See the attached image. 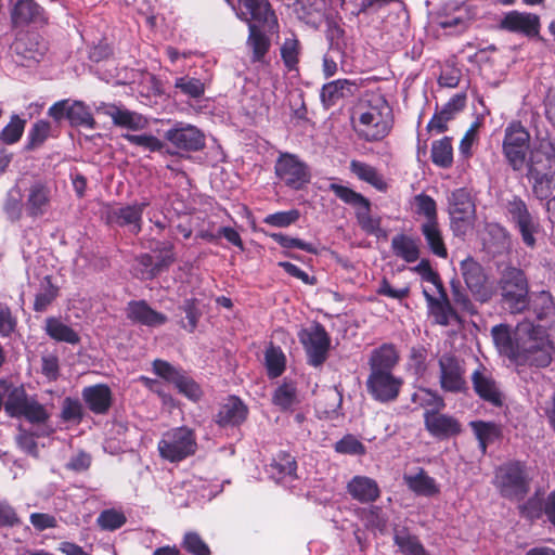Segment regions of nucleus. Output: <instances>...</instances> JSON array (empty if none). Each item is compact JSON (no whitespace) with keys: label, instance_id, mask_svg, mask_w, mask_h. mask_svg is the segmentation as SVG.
Listing matches in <instances>:
<instances>
[{"label":"nucleus","instance_id":"nucleus-63","mask_svg":"<svg viewBox=\"0 0 555 555\" xmlns=\"http://www.w3.org/2000/svg\"><path fill=\"white\" fill-rule=\"evenodd\" d=\"M129 143L138 146H142L150 152H158L162 151L165 146L164 142L152 134H122Z\"/></svg>","mask_w":555,"mask_h":555},{"label":"nucleus","instance_id":"nucleus-36","mask_svg":"<svg viewBox=\"0 0 555 555\" xmlns=\"http://www.w3.org/2000/svg\"><path fill=\"white\" fill-rule=\"evenodd\" d=\"M420 231L428 250L438 258L447 259L448 248L439 222H423Z\"/></svg>","mask_w":555,"mask_h":555},{"label":"nucleus","instance_id":"nucleus-30","mask_svg":"<svg viewBox=\"0 0 555 555\" xmlns=\"http://www.w3.org/2000/svg\"><path fill=\"white\" fill-rule=\"evenodd\" d=\"M127 319L145 326H159L167 322L164 313L152 309L145 300H131L126 308Z\"/></svg>","mask_w":555,"mask_h":555},{"label":"nucleus","instance_id":"nucleus-28","mask_svg":"<svg viewBox=\"0 0 555 555\" xmlns=\"http://www.w3.org/2000/svg\"><path fill=\"white\" fill-rule=\"evenodd\" d=\"M248 409L244 402L235 397H229L214 415L215 423L222 428L240 426L247 418Z\"/></svg>","mask_w":555,"mask_h":555},{"label":"nucleus","instance_id":"nucleus-3","mask_svg":"<svg viewBox=\"0 0 555 555\" xmlns=\"http://www.w3.org/2000/svg\"><path fill=\"white\" fill-rule=\"evenodd\" d=\"M0 388L3 398L4 411L11 417H25L33 424L46 423L49 418V413L44 406L39 403L35 398L28 397L23 385H14L7 380H0Z\"/></svg>","mask_w":555,"mask_h":555},{"label":"nucleus","instance_id":"nucleus-53","mask_svg":"<svg viewBox=\"0 0 555 555\" xmlns=\"http://www.w3.org/2000/svg\"><path fill=\"white\" fill-rule=\"evenodd\" d=\"M22 193L17 188L10 190L3 204V209L11 221H17L22 217L25 203L22 202Z\"/></svg>","mask_w":555,"mask_h":555},{"label":"nucleus","instance_id":"nucleus-25","mask_svg":"<svg viewBox=\"0 0 555 555\" xmlns=\"http://www.w3.org/2000/svg\"><path fill=\"white\" fill-rule=\"evenodd\" d=\"M499 28L527 37H534L538 36L540 30V20L538 15L532 13L511 11L501 20Z\"/></svg>","mask_w":555,"mask_h":555},{"label":"nucleus","instance_id":"nucleus-21","mask_svg":"<svg viewBox=\"0 0 555 555\" xmlns=\"http://www.w3.org/2000/svg\"><path fill=\"white\" fill-rule=\"evenodd\" d=\"M53 190L43 180L34 181L27 189L25 199V211L30 218H39L46 215L52 203Z\"/></svg>","mask_w":555,"mask_h":555},{"label":"nucleus","instance_id":"nucleus-26","mask_svg":"<svg viewBox=\"0 0 555 555\" xmlns=\"http://www.w3.org/2000/svg\"><path fill=\"white\" fill-rule=\"evenodd\" d=\"M96 112L111 117L116 127L126 128L131 131L142 130L147 125V120L141 114L116 104L101 103L96 106Z\"/></svg>","mask_w":555,"mask_h":555},{"label":"nucleus","instance_id":"nucleus-5","mask_svg":"<svg viewBox=\"0 0 555 555\" xmlns=\"http://www.w3.org/2000/svg\"><path fill=\"white\" fill-rule=\"evenodd\" d=\"M328 189L340 201L354 208L357 222L362 231L369 235H374L377 238L387 236L386 231L380 225L382 218L371 214L372 204L369 198L348 186L337 183H331Z\"/></svg>","mask_w":555,"mask_h":555},{"label":"nucleus","instance_id":"nucleus-62","mask_svg":"<svg viewBox=\"0 0 555 555\" xmlns=\"http://www.w3.org/2000/svg\"><path fill=\"white\" fill-rule=\"evenodd\" d=\"M519 513L522 517L530 521H535L544 516V500L541 501L537 494L529 498L525 503L519 505Z\"/></svg>","mask_w":555,"mask_h":555},{"label":"nucleus","instance_id":"nucleus-19","mask_svg":"<svg viewBox=\"0 0 555 555\" xmlns=\"http://www.w3.org/2000/svg\"><path fill=\"white\" fill-rule=\"evenodd\" d=\"M423 417L425 429L436 439L448 440L462 433V424L453 415L441 411H425Z\"/></svg>","mask_w":555,"mask_h":555},{"label":"nucleus","instance_id":"nucleus-31","mask_svg":"<svg viewBox=\"0 0 555 555\" xmlns=\"http://www.w3.org/2000/svg\"><path fill=\"white\" fill-rule=\"evenodd\" d=\"M400 356L396 345L385 343L371 351L370 372H391L399 363Z\"/></svg>","mask_w":555,"mask_h":555},{"label":"nucleus","instance_id":"nucleus-41","mask_svg":"<svg viewBox=\"0 0 555 555\" xmlns=\"http://www.w3.org/2000/svg\"><path fill=\"white\" fill-rule=\"evenodd\" d=\"M391 249L397 257L409 263L420 258V246L416 240L405 234H397L392 237Z\"/></svg>","mask_w":555,"mask_h":555},{"label":"nucleus","instance_id":"nucleus-39","mask_svg":"<svg viewBox=\"0 0 555 555\" xmlns=\"http://www.w3.org/2000/svg\"><path fill=\"white\" fill-rule=\"evenodd\" d=\"M393 542L403 555H429L418 537L405 527L395 529Z\"/></svg>","mask_w":555,"mask_h":555},{"label":"nucleus","instance_id":"nucleus-38","mask_svg":"<svg viewBox=\"0 0 555 555\" xmlns=\"http://www.w3.org/2000/svg\"><path fill=\"white\" fill-rule=\"evenodd\" d=\"M404 482L411 491L421 496H435L439 494L440 488L436 480L425 469L420 468L415 475H404Z\"/></svg>","mask_w":555,"mask_h":555},{"label":"nucleus","instance_id":"nucleus-49","mask_svg":"<svg viewBox=\"0 0 555 555\" xmlns=\"http://www.w3.org/2000/svg\"><path fill=\"white\" fill-rule=\"evenodd\" d=\"M300 54V42L296 38L295 35H292L288 38H285L284 42L281 46V57L285 67L288 70H294L297 68V64L299 62Z\"/></svg>","mask_w":555,"mask_h":555},{"label":"nucleus","instance_id":"nucleus-7","mask_svg":"<svg viewBox=\"0 0 555 555\" xmlns=\"http://www.w3.org/2000/svg\"><path fill=\"white\" fill-rule=\"evenodd\" d=\"M504 208L508 222L518 232L524 245L529 249H534L538 245V235L542 230L539 218L529 210L526 202L517 195L507 199Z\"/></svg>","mask_w":555,"mask_h":555},{"label":"nucleus","instance_id":"nucleus-10","mask_svg":"<svg viewBox=\"0 0 555 555\" xmlns=\"http://www.w3.org/2000/svg\"><path fill=\"white\" fill-rule=\"evenodd\" d=\"M448 212L453 232L465 234L476 216L475 203L466 189H456L450 194L448 197Z\"/></svg>","mask_w":555,"mask_h":555},{"label":"nucleus","instance_id":"nucleus-45","mask_svg":"<svg viewBox=\"0 0 555 555\" xmlns=\"http://www.w3.org/2000/svg\"><path fill=\"white\" fill-rule=\"evenodd\" d=\"M469 425L479 441V447L482 453H486L489 443L493 442L501 436V429L494 423L474 421L470 422Z\"/></svg>","mask_w":555,"mask_h":555},{"label":"nucleus","instance_id":"nucleus-4","mask_svg":"<svg viewBox=\"0 0 555 555\" xmlns=\"http://www.w3.org/2000/svg\"><path fill=\"white\" fill-rule=\"evenodd\" d=\"M502 302L511 313H522L530 304L529 282L524 270L507 266L499 280Z\"/></svg>","mask_w":555,"mask_h":555},{"label":"nucleus","instance_id":"nucleus-13","mask_svg":"<svg viewBox=\"0 0 555 555\" xmlns=\"http://www.w3.org/2000/svg\"><path fill=\"white\" fill-rule=\"evenodd\" d=\"M439 385L446 392L461 393L468 389L464 362L452 353H443L439 360Z\"/></svg>","mask_w":555,"mask_h":555},{"label":"nucleus","instance_id":"nucleus-22","mask_svg":"<svg viewBox=\"0 0 555 555\" xmlns=\"http://www.w3.org/2000/svg\"><path fill=\"white\" fill-rule=\"evenodd\" d=\"M472 384L476 395L493 406L503 405V393L492 374L482 365L472 374Z\"/></svg>","mask_w":555,"mask_h":555},{"label":"nucleus","instance_id":"nucleus-35","mask_svg":"<svg viewBox=\"0 0 555 555\" xmlns=\"http://www.w3.org/2000/svg\"><path fill=\"white\" fill-rule=\"evenodd\" d=\"M347 491L352 499L361 503L375 502L379 495L380 490L377 482L365 476H354L347 485Z\"/></svg>","mask_w":555,"mask_h":555},{"label":"nucleus","instance_id":"nucleus-52","mask_svg":"<svg viewBox=\"0 0 555 555\" xmlns=\"http://www.w3.org/2000/svg\"><path fill=\"white\" fill-rule=\"evenodd\" d=\"M59 288L52 284L51 276L47 275L42 282L41 291L36 295L34 310L36 312L44 311L49 305L57 297Z\"/></svg>","mask_w":555,"mask_h":555},{"label":"nucleus","instance_id":"nucleus-11","mask_svg":"<svg viewBox=\"0 0 555 555\" xmlns=\"http://www.w3.org/2000/svg\"><path fill=\"white\" fill-rule=\"evenodd\" d=\"M274 171L280 182L293 190H300L310 181L308 166L294 154H281L275 162Z\"/></svg>","mask_w":555,"mask_h":555},{"label":"nucleus","instance_id":"nucleus-6","mask_svg":"<svg viewBox=\"0 0 555 555\" xmlns=\"http://www.w3.org/2000/svg\"><path fill=\"white\" fill-rule=\"evenodd\" d=\"M531 478L520 461H509L495 469L493 485L508 500H522L530 490Z\"/></svg>","mask_w":555,"mask_h":555},{"label":"nucleus","instance_id":"nucleus-60","mask_svg":"<svg viewBox=\"0 0 555 555\" xmlns=\"http://www.w3.org/2000/svg\"><path fill=\"white\" fill-rule=\"evenodd\" d=\"M16 315H14L7 304L0 302V337H11L16 332Z\"/></svg>","mask_w":555,"mask_h":555},{"label":"nucleus","instance_id":"nucleus-23","mask_svg":"<svg viewBox=\"0 0 555 555\" xmlns=\"http://www.w3.org/2000/svg\"><path fill=\"white\" fill-rule=\"evenodd\" d=\"M436 293L437 295H434L431 291L423 289L429 314L437 324L448 326L451 320L456 318V312L450 302L444 286L437 288Z\"/></svg>","mask_w":555,"mask_h":555},{"label":"nucleus","instance_id":"nucleus-16","mask_svg":"<svg viewBox=\"0 0 555 555\" xmlns=\"http://www.w3.org/2000/svg\"><path fill=\"white\" fill-rule=\"evenodd\" d=\"M153 370L159 377L173 384L179 392L186 398L197 401L202 397L203 392L199 385L185 371L159 359L153 362Z\"/></svg>","mask_w":555,"mask_h":555},{"label":"nucleus","instance_id":"nucleus-57","mask_svg":"<svg viewBox=\"0 0 555 555\" xmlns=\"http://www.w3.org/2000/svg\"><path fill=\"white\" fill-rule=\"evenodd\" d=\"M50 130L51 125L49 121L42 119L36 121L28 132L26 150L31 151L40 146L49 137Z\"/></svg>","mask_w":555,"mask_h":555},{"label":"nucleus","instance_id":"nucleus-34","mask_svg":"<svg viewBox=\"0 0 555 555\" xmlns=\"http://www.w3.org/2000/svg\"><path fill=\"white\" fill-rule=\"evenodd\" d=\"M359 86L349 79H337L327 82L321 90V100L326 106L335 105L340 99L350 98L356 94Z\"/></svg>","mask_w":555,"mask_h":555},{"label":"nucleus","instance_id":"nucleus-17","mask_svg":"<svg viewBox=\"0 0 555 555\" xmlns=\"http://www.w3.org/2000/svg\"><path fill=\"white\" fill-rule=\"evenodd\" d=\"M402 378L392 372H370L366 379V388L371 396L379 402H390L398 398Z\"/></svg>","mask_w":555,"mask_h":555},{"label":"nucleus","instance_id":"nucleus-33","mask_svg":"<svg viewBox=\"0 0 555 555\" xmlns=\"http://www.w3.org/2000/svg\"><path fill=\"white\" fill-rule=\"evenodd\" d=\"M13 49L25 61L36 63L40 62L47 52L46 43L35 34L20 36L13 43Z\"/></svg>","mask_w":555,"mask_h":555},{"label":"nucleus","instance_id":"nucleus-61","mask_svg":"<svg viewBox=\"0 0 555 555\" xmlns=\"http://www.w3.org/2000/svg\"><path fill=\"white\" fill-rule=\"evenodd\" d=\"M126 520L124 513L112 508L103 511L96 521L102 529L113 531L124 526Z\"/></svg>","mask_w":555,"mask_h":555},{"label":"nucleus","instance_id":"nucleus-37","mask_svg":"<svg viewBox=\"0 0 555 555\" xmlns=\"http://www.w3.org/2000/svg\"><path fill=\"white\" fill-rule=\"evenodd\" d=\"M44 332L51 339L57 343H66L69 345H77L80 343L79 334L73 327L64 323L60 318H47L44 322Z\"/></svg>","mask_w":555,"mask_h":555},{"label":"nucleus","instance_id":"nucleus-64","mask_svg":"<svg viewBox=\"0 0 555 555\" xmlns=\"http://www.w3.org/2000/svg\"><path fill=\"white\" fill-rule=\"evenodd\" d=\"M183 547L193 555H210L208 545L195 532H189L184 535Z\"/></svg>","mask_w":555,"mask_h":555},{"label":"nucleus","instance_id":"nucleus-47","mask_svg":"<svg viewBox=\"0 0 555 555\" xmlns=\"http://www.w3.org/2000/svg\"><path fill=\"white\" fill-rule=\"evenodd\" d=\"M411 400L425 411H442L446 408L444 399L437 391L428 388H420L412 395Z\"/></svg>","mask_w":555,"mask_h":555},{"label":"nucleus","instance_id":"nucleus-42","mask_svg":"<svg viewBox=\"0 0 555 555\" xmlns=\"http://www.w3.org/2000/svg\"><path fill=\"white\" fill-rule=\"evenodd\" d=\"M297 463L291 454L281 452L270 464L269 473L278 482L296 478Z\"/></svg>","mask_w":555,"mask_h":555},{"label":"nucleus","instance_id":"nucleus-1","mask_svg":"<svg viewBox=\"0 0 555 555\" xmlns=\"http://www.w3.org/2000/svg\"><path fill=\"white\" fill-rule=\"evenodd\" d=\"M237 16L248 23L247 44L253 50V61H261L270 48V40L255 23L273 28L278 25L274 11L268 0H238Z\"/></svg>","mask_w":555,"mask_h":555},{"label":"nucleus","instance_id":"nucleus-54","mask_svg":"<svg viewBox=\"0 0 555 555\" xmlns=\"http://www.w3.org/2000/svg\"><path fill=\"white\" fill-rule=\"evenodd\" d=\"M272 402L281 410H289L297 402L296 388L291 384H283L273 393Z\"/></svg>","mask_w":555,"mask_h":555},{"label":"nucleus","instance_id":"nucleus-40","mask_svg":"<svg viewBox=\"0 0 555 555\" xmlns=\"http://www.w3.org/2000/svg\"><path fill=\"white\" fill-rule=\"evenodd\" d=\"M385 112L391 113V107L384 94L378 91L366 92L356 106V114L358 116L360 114L384 115Z\"/></svg>","mask_w":555,"mask_h":555},{"label":"nucleus","instance_id":"nucleus-46","mask_svg":"<svg viewBox=\"0 0 555 555\" xmlns=\"http://www.w3.org/2000/svg\"><path fill=\"white\" fill-rule=\"evenodd\" d=\"M11 15L15 25L36 22L40 18V7L34 0H18Z\"/></svg>","mask_w":555,"mask_h":555},{"label":"nucleus","instance_id":"nucleus-29","mask_svg":"<svg viewBox=\"0 0 555 555\" xmlns=\"http://www.w3.org/2000/svg\"><path fill=\"white\" fill-rule=\"evenodd\" d=\"M149 205L150 203L144 201L117 207L109 211L108 218L119 227H130L131 231L138 234L142 230V214Z\"/></svg>","mask_w":555,"mask_h":555},{"label":"nucleus","instance_id":"nucleus-32","mask_svg":"<svg viewBox=\"0 0 555 555\" xmlns=\"http://www.w3.org/2000/svg\"><path fill=\"white\" fill-rule=\"evenodd\" d=\"M82 399L94 414H106L112 405V391L104 384L89 386L83 388Z\"/></svg>","mask_w":555,"mask_h":555},{"label":"nucleus","instance_id":"nucleus-51","mask_svg":"<svg viewBox=\"0 0 555 555\" xmlns=\"http://www.w3.org/2000/svg\"><path fill=\"white\" fill-rule=\"evenodd\" d=\"M414 205L415 214L426 219L424 222L438 221L437 204L431 196L425 193L417 194L414 196Z\"/></svg>","mask_w":555,"mask_h":555},{"label":"nucleus","instance_id":"nucleus-24","mask_svg":"<svg viewBox=\"0 0 555 555\" xmlns=\"http://www.w3.org/2000/svg\"><path fill=\"white\" fill-rule=\"evenodd\" d=\"M528 308L535 317V326L546 331L555 330V302L550 292L533 293Z\"/></svg>","mask_w":555,"mask_h":555},{"label":"nucleus","instance_id":"nucleus-56","mask_svg":"<svg viewBox=\"0 0 555 555\" xmlns=\"http://www.w3.org/2000/svg\"><path fill=\"white\" fill-rule=\"evenodd\" d=\"M25 125V119H22L18 115H13L10 122L1 131L0 140L7 144L16 143L24 132Z\"/></svg>","mask_w":555,"mask_h":555},{"label":"nucleus","instance_id":"nucleus-9","mask_svg":"<svg viewBox=\"0 0 555 555\" xmlns=\"http://www.w3.org/2000/svg\"><path fill=\"white\" fill-rule=\"evenodd\" d=\"M298 339L302 345L308 363L314 367L321 366L328 357L331 337L324 326L314 322L309 327L298 332Z\"/></svg>","mask_w":555,"mask_h":555},{"label":"nucleus","instance_id":"nucleus-15","mask_svg":"<svg viewBox=\"0 0 555 555\" xmlns=\"http://www.w3.org/2000/svg\"><path fill=\"white\" fill-rule=\"evenodd\" d=\"M527 177H555V141L541 138L530 151Z\"/></svg>","mask_w":555,"mask_h":555},{"label":"nucleus","instance_id":"nucleus-12","mask_svg":"<svg viewBox=\"0 0 555 555\" xmlns=\"http://www.w3.org/2000/svg\"><path fill=\"white\" fill-rule=\"evenodd\" d=\"M529 140V132L519 122H513L505 129L503 153L515 171L525 166Z\"/></svg>","mask_w":555,"mask_h":555},{"label":"nucleus","instance_id":"nucleus-18","mask_svg":"<svg viewBox=\"0 0 555 555\" xmlns=\"http://www.w3.org/2000/svg\"><path fill=\"white\" fill-rule=\"evenodd\" d=\"M165 139L176 149L196 152L205 146V134L195 126L177 122L165 132Z\"/></svg>","mask_w":555,"mask_h":555},{"label":"nucleus","instance_id":"nucleus-48","mask_svg":"<svg viewBox=\"0 0 555 555\" xmlns=\"http://www.w3.org/2000/svg\"><path fill=\"white\" fill-rule=\"evenodd\" d=\"M431 160L440 168H449L453 164V147L451 138L444 137L431 144Z\"/></svg>","mask_w":555,"mask_h":555},{"label":"nucleus","instance_id":"nucleus-43","mask_svg":"<svg viewBox=\"0 0 555 555\" xmlns=\"http://www.w3.org/2000/svg\"><path fill=\"white\" fill-rule=\"evenodd\" d=\"M67 119L73 127H85L95 129L96 121L90 108L81 101H74L67 112Z\"/></svg>","mask_w":555,"mask_h":555},{"label":"nucleus","instance_id":"nucleus-50","mask_svg":"<svg viewBox=\"0 0 555 555\" xmlns=\"http://www.w3.org/2000/svg\"><path fill=\"white\" fill-rule=\"evenodd\" d=\"M268 375L272 378L279 377L285 370V356L280 347L270 345L264 354Z\"/></svg>","mask_w":555,"mask_h":555},{"label":"nucleus","instance_id":"nucleus-59","mask_svg":"<svg viewBox=\"0 0 555 555\" xmlns=\"http://www.w3.org/2000/svg\"><path fill=\"white\" fill-rule=\"evenodd\" d=\"M175 87L180 89L183 94L194 99L201 98L205 91V86L199 79L188 76L177 78Z\"/></svg>","mask_w":555,"mask_h":555},{"label":"nucleus","instance_id":"nucleus-8","mask_svg":"<svg viewBox=\"0 0 555 555\" xmlns=\"http://www.w3.org/2000/svg\"><path fill=\"white\" fill-rule=\"evenodd\" d=\"M196 435L188 426H180L166 431L158 442V451L163 459L180 462L196 452Z\"/></svg>","mask_w":555,"mask_h":555},{"label":"nucleus","instance_id":"nucleus-27","mask_svg":"<svg viewBox=\"0 0 555 555\" xmlns=\"http://www.w3.org/2000/svg\"><path fill=\"white\" fill-rule=\"evenodd\" d=\"M491 335L500 354L516 362L520 347L519 323L514 331L507 324H498L491 328Z\"/></svg>","mask_w":555,"mask_h":555},{"label":"nucleus","instance_id":"nucleus-2","mask_svg":"<svg viewBox=\"0 0 555 555\" xmlns=\"http://www.w3.org/2000/svg\"><path fill=\"white\" fill-rule=\"evenodd\" d=\"M519 335L520 347L515 363L547 367L555 356V345L548 331L535 326L530 320H524L519 322Z\"/></svg>","mask_w":555,"mask_h":555},{"label":"nucleus","instance_id":"nucleus-55","mask_svg":"<svg viewBox=\"0 0 555 555\" xmlns=\"http://www.w3.org/2000/svg\"><path fill=\"white\" fill-rule=\"evenodd\" d=\"M135 276L141 280H153L157 276L155 261L151 254L143 253L134 258Z\"/></svg>","mask_w":555,"mask_h":555},{"label":"nucleus","instance_id":"nucleus-58","mask_svg":"<svg viewBox=\"0 0 555 555\" xmlns=\"http://www.w3.org/2000/svg\"><path fill=\"white\" fill-rule=\"evenodd\" d=\"M154 251L158 253L154 261L157 275H159L164 271L168 270L169 267L176 261L173 245L171 243H162L154 249Z\"/></svg>","mask_w":555,"mask_h":555},{"label":"nucleus","instance_id":"nucleus-20","mask_svg":"<svg viewBox=\"0 0 555 555\" xmlns=\"http://www.w3.org/2000/svg\"><path fill=\"white\" fill-rule=\"evenodd\" d=\"M391 127L392 115L387 112L384 115L360 114L354 125L358 135L369 142L383 140L388 135Z\"/></svg>","mask_w":555,"mask_h":555},{"label":"nucleus","instance_id":"nucleus-44","mask_svg":"<svg viewBox=\"0 0 555 555\" xmlns=\"http://www.w3.org/2000/svg\"><path fill=\"white\" fill-rule=\"evenodd\" d=\"M350 170L360 180L370 183L375 189H377L379 191H385L387 189V183L385 182L383 177L378 173L376 168H374L373 166L353 159L350 163Z\"/></svg>","mask_w":555,"mask_h":555},{"label":"nucleus","instance_id":"nucleus-14","mask_svg":"<svg viewBox=\"0 0 555 555\" xmlns=\"http://www.w3.org/2000/svg\"><path fill=\"white\" fill-rule=\"evenodd\" d=\"M462 278L476 300L487 302L493 295V288L483 267L472 257L460 263Z\"/></svg>","mask_w":555,"mask_h":555}]
</instances>
